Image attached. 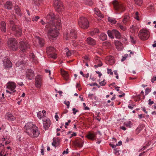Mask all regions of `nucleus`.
Returning <instances> with one entry per match:
<instances>
[{
  "mask_svg": "<svg viewBox=\"0 0 156 156\" xmlns=\"http://www.w3.org/2000/svg\"><path fill=\"white\" fill-rule=\"evenodd\" d=\"M47 18L49 20L46 26L49 28L48 33V38L50 40L55 39L59 34L58 30L61 25V19L58 16H55L52 12L49 13Z\"/></svg>",
  "mask_w": 156,
  "mask_h": 156,
  "instance_id": "1",
  "label": "nucleus"
},
{
  "mask_svg": "<svg viewBox=\"0 0 156 156\" xmlns=\"http://www.w3.org/2000/svg\"><path fill=\"white\" fill-rule=\"evenodd\" d=\"M7 46L9 49L16 51L18 50V42L14 38H9L7 42Z\"/></svg>",
  "mask_w": 156,
  "mask_h": 156,
  "instance_id": "2",
  "label": "nucleus"
},
{
  "mask_svg": "<svg viewBox=\"0 0 156 156\" xmlns=\"http://www.w3.org/2000/svg\"><path fill=\"white\" fill-rule=\"evenodd\" d=\"M150 36V32L147 29H141L138 33L139 38L141 40L144 41L147 40Z\"/></svg>",
  "mask_w": 156,
  "mask_h": 156,
  "instance_id": "3",
  "label": "nucleus"
},
{
  "mask_svg": "<svg viewBox=\"0 0 156 156\" xmlns=\"http://www.w3.org/2000/svg\"><path fill=\"white\" fill-rule=\"evenodd\" d=\"M79 27L83 29H86L89 27V22L87 19L84 17H80L78 21Z\"/></svg>",
  "mask_w": 156,
  "mask_h": 156,
  "instance_id": "4",
  "label": "nucleus"
},
{
  "mask_svg": "<svg viewBox=\"0 0 156 156\" xmlns=\"http://www.w3.org/2000/svg\"><path fill=\"white\" fill-rule=\"evenodd\" d=\"M11 30L13 32L14 35L17 37L21 36L22 30L21 27L18 25H12L11 26Z\"/></svg>",
  "mask_w": 156,
  "mask_h": 156,
  "instance_id": "5",
  "label": "nucleus"
},
{
  "mask_svg": "<svg viewBox=\"0 0 156 156\" xmlns=\"http://www.w3.org/2000/svg\"><path fill=\"white\" fill-rule=\"evenodd\" d=\"M112 3L115 10L120 11L121 12H122L125 10V5L117 0H114L113 2Z\"/></svg>",
  "mask_w": 156,
  "mask_h": 156,
  "instance_id": "6",
  "label": "nucleus"
},
{
  "mask_svg": "<svg viewBox=\"0 0 156 156\" xmlns=\"http://www.w3.org/2000/svg\"><path fill=\"white\" fill-rule=\"evenodd\" d=\"M53 5L56 10L58 12H60L64 9L62 2L59 0H54Z\"/></svg>",
  "mask_w": 156,
  "mask_h": 156,
  "instance_id": "7",
  "label": "nucleus"
},
{
  "mask_svg": "<svg viewBox=\"0 0 156 156\" xmlns=\"http://www.w3.org/2000/svg\"><path fill=\"white\" fill-rule=\"evenodd\" d=\"M19 48L23 52H24L28 48H30L29 44L27 42L26 39L24 38L23 40L19 42Z\"/></svg>",
  "mask_w": 156,
  "mask_h": 156,
  "instance_id": "8",
  "label": "nucleus"
},
{
  "mask_svg": "<svg viewBox=\"0 0 156 156\" xmlns=\"http://www.w3.org/2000/svg\"><path fill=\"white\" fill-rule=\"evenodd\" d=\"M42 83V78L40 75L37 76L35 79V87L38 88H40Z\"/></svg>",
  "mask_w": 156,
  "mask_h": 156,
  "instance_id": "9",
  "label": "nucleus"
},
{
  "mask_svg": "<svg viewBox=\"0 0 156 156\" xmlns=\"http://www.w3.org/2000/svg\"><path fill=\"white\" fill-rule=\"evenodd\" d=\"M46 51L47 54L49 55L50 56L51 58H55L56 57V55L54 54H52L51 53L54 52L55 51V49L54 47L49 46L46 48Z\"/></svg>",
  "mask_w": 156,
  "mask_h": 156,
  "instance_id": "10",
  "label": "nucleus"
},
{
  "mask_svg": "<svg viewBox=\"0 0 156 156\" xmlns=\"http://www.w3.org/2000/svg\"><path fill=\"white\" fill-rule=\"evenodd\" d=\"M7 87L8 89L10 90L13 92H15V88L16 87V85L15 83L12 82H8L7 84Z\"/></svg>",
  "mask_w": 156,
  "mask_h": 156,
  "instance_id": "11",
  "label": "nucleus"
},
{
  "mask_svg": "<svg viewBox=\"0 0 156 156\" xmlns=\"http://www.w3.org/2000/svg\"><path fill=\"white\" fill-rule=\"evenodd\" d=\"M77 33L76 31L74 29H72L70 30L69 33L67 34V38H66V39L67 40L68 37L76 38L77 36Z\"/></svg>",
  "mask_w": 156,
  "mask_h": 156,
  "instance_id": "12",
  "label": "nucleus"
},
{
  "mask_svg": "<svg viewBox=\"0 0 156 156\" xmlns=\"http://www.w3.org/2000/svg\"><path fill=\"white\" fill-rule=\"evenodd\" d=\"M26 75L29 80H31L34 77V72L31 69H28L26 73Z\"/></svg>",
  "mask_w": 156,
  "mask_h": 156,
  "instance_id": "13",
  "label": "nucleus"
},
{
  "mask_svg": "<svg viewBox=\"0 0 156 156\" xmlns=\"http://www.w3.org/2000/svg\"><path fill=\"white\" fill-rule=\"evenodd\" d=\"M3 65L5 67L6 69L10 68L12 67V66L11 62L8 59H6L3 61Z\"/></svg>",
  "mask_w": 156,
  "mask_h": 156,
  "instance_id": "14",
  "label": "nucleus"
},
{
  "mask_svg": "<svg viewBox=\"0 0 156 156\" xmlns=\"http://www.w3.org/2000/svg\"><path fill=\"white\" fill-rule=\"evenodd\" d=\"M43 126L45 130L47 129L50 125V121L49 119H47L43 121Z\"/></svg>",
  "mask_w": 156,
  "mask_h": 156,
  "instance_id": "15",
  "label": "nucleus"
},
{
  "mask_svg": "<svg viewBox=\"0 0 156 156\" xmlns=\"http://www.w3.org/2000/svg\"><path fill=\"white\" fill-rule=\"evenodd\" d=\"M40 133L38 130V128H37V129H35V130H33L32 131L31 133H29L28 134L30 136L32 137H37Z\"/></svg>",
  "mask_w": 156,
  "mask_h": 156,
  "instance_id": "16",
  "label": "nucleus"
},
{
  "mask_svg": "<svg viewBox=\"0 0 156 156\" xmlns=\"http://www.w3.org/2000/svg\"><path fill=\"white\" fill-rule=\"evenodd\" d=\"M106 60L108 64L110 65H112L115 63V60L113 57L109 56L106 57Z\"/></svg>",
  "mask_w": 156,
  "mask_h": 156,
  "instance_id": "17",
  "label": "nucleus"
},
{
  "mask_svg": "<svg viewBox=\"0 0 156 156\" xmlns=\"http://www.w3.org/2000/svg\"><path fill=\"white\" fill-rule=\"evenodd\" d=\"M86 41L88 44L90 45H95L96 43V41L91 37L87 38Z\"/></svg>",
  "mask_w": 156,
  "mask_h": 156,
  "instance_id": "18",
  "label": "nucleus"
},
{
  "mask_svg": "<svg viewBox=\"0 0 156 156\" xmlns=\"http://www.w3.org/2000/svg\"><path fill=\"white\" fill-rule=\"evenodd\" d=\"M34 125L31 122L27 123L25 126L26 132H28L29 133L30 132V130L34 127L33 126Z\"/></svg>",
  "mask_w": 156,
  "mask_h": 156,
  "instance_id": "19",
  "label": "nucleus"
},
{
  "mask_svg": "<svg viewBox=\"0 0 156 156\" xmlns=\"http://www.w3.org/2000/svg\"><path fill=\"white\" fill-rule=\"evenodd\" d=\"M0 28L1 31L3 32H5L6 31V25L5 22L2 21L0 23Z\"/></svg>",
  "mask_w": 156,
  "mask_h": 156,
  "instance_id": "20",
  "label": "nucleus"
},
{
  "mask_svg": "<svg viewBox=\"0 0 156 156\" xmlns=\"http://www.w3.org/2000/svg\"><path fill=\"white\" fill-rule=\"evenodd\" d=\"M114 44L116 48L119 50H120L122 48V43L119 41H114Z\"/></svg>",
  "mask_w": 156,
  "mask_h": 156,
  "instance_id": "21",
  "label": "nucleus"
},
{
  "mask_svg": "<svg viewBox=\"0 0 156 156\" xmlns=\"http://www.w3.org/2000/svg\"><path fill=\"white\" fill-rule=\"evenodd\" d=\"M46 113V112L44 110H43L42 112L41 111H39L37 114V117L40 119H41L45 116Z\"/></svg>",
  "mask_w": 156,
  "mask_h": 156,
  "instance_id": "22",
  "label": "nucleus"
},
{
  "mask_svg": "<svg viewBox=\"0 0 156 156\" xmlns=\"http://www.w3.org/2000/svg\"><path fill=\"white\" fill-rule=\"evenodd\" d=\"M61 74L64 79L67 80L69 79V74L67 72L63 70H61Z\"/></svg>",
  "mask_w": 156,
  "mask_h": 156,
  "instance_id": "23",
  "label": "nucleus"
},
{
  "mask_svg": "<svg viewBox=\"0 0 156 156\" xmlns=\"http://www.w3.org/2000/svg\"><path fill=\"white\" fill-rule=\"evenodd\" d=\"M4 6L5 8L6 9H12V3L9 1H8L6 2V4Z\"/></svg>",
  "mask_w": 156,
  "mask_h": 156,
  "instance_id": "24",
  "label": "nucleus"
},
{
  "mask_svg": "<svg viewBox=\"0 0 156 156\" xmlns=\"http://www.w3.org/2000/svg\"><path fill=\"white\" fill-rule=\"evenodd\" d=\"M5 118L9 121H12L15 119V117L12 114H7L5 115Z\"/></svg>",
  "mask_w": 156,
  "mask_h": 156,
  "instance_id": "25",
  "label": "nucleus"
},
{
  "mask_svg": "<svg viewBox=\"0 0 156 156\" xmlns=\"http://www.w3.org/2000/svg\"><path fill=\"white\" fill-rule=\"evenodd\" d=\"M37 39L38 40L39 44L40 46L41 47H43L45 44V41L44 39L39 37H38Z\"/></svg>",
  "mask_w": 156,
  "mask_h": 156,
  "instance_id": "26",
  "label": "nucleus"
},
{
  "mask_svg": "<svg viewBox=\"0 0 156 156\" xmlns=\"http://www.w3.org/2000/svg\"><path fill=\"white\" fill-rule=\"evenodd\" d=\"M94 10L95 12V13L98 16L101 18H103L104 17L103 15L101 14L98 9L95 8Z\"/></svg>",
  "mask_w": 156,
  "mask_h": 156,
  "instance_id": "27",
  "label": "nucleus"
},
{
  "mask_svg": "<svg viewBox=\"0 0 156 156\" xmlns=\"http://www.w3.org/2000/svg\"><path fill=\"white\" fill-rule=\"evenodd\" d=\"M99 33V31L98 29L96 28L89 32V34L91 36H94Z\"/></svg>",
  "mask_w": 156,
  "mask_h": 156,
  "instance_id": "28",
  "label": "nucleus"
},
{
  "mask_svg": "<svg viewBox=\"0 0 156 156\" xmlns=\"http://www.w3.org/2000/svg\"><path fill=\"white\" fill-rule=\"evenodd\" d=\"M24 62L18 61L16 63V66L18 67L20 66V67L22 68V69H23L24 68Z\"/></svg>",
  "mask_w": 156,
  "mask_h": 156,
  "instance_id": "29",
  "label": "nucleus"
},
{
  "mask_svg": "<svg viewBox=\"0 0 156 156\" xmlns=\"http://www.w3.org/2000/svg\"><path fill=\"white\" fill-rule=\"evenodd\" d=\"M14 9L15 11V12L19 16L21 15V13L20 9L18 6H15Z\"/></svg>",
  "mask_w": 156,
  "mask_h": 156,
  "instance_id": "30",
  "label": "nucleus"
},
{
  "mask_svg": "<svg viewBox=\"0 0 156 156\" xmlns=\"http://www.w3.org/2000/svg\"><path fill=\"white\" fill-rule=\"evenodd\" d=\"M95 136V135L93 133H89L86 136L87 138L90 140H93Z\"/></svg>",
  "mask_w": 156,
  "mask_h": 156,
  "instance_id": "31",
  "label": "nucleus"
},
{
  "mask_svg": "<svg viewBox=\"0 0 156 156\" xmlns=\"http://www.w3.org/2000/svg\"><path fill=\"white\" fill-rule=\"evenodd\" d=\"M129 20V17L128 15L124 16L122 20V22L124 24H126Z\"/></svg>",
  "mask_w": 156,
  "mask_h": 156,
  "instance_id": "32",
  "label": "nucleus"
},
{
  "mask_svg": "<svg viewBox=\"0 0 156 156\" xmlns=\"http://www.w3.org/2000/svg\"><path fill=\"white\" fill-rule=\"evenodd\" d=\"M113 34L116 38L119 39L121 37L120 34L118 31L114 30Z\"/></svg>",
  "mask_w": 156,
  "mask_h": 156,
  "instance_id": "33",
  "label": "nucleus"
},
{
  "mask_svg": "<svg viewBox=\"0 0 156 156\" xmlns=\"http://www.w3.org/2000/svg\"><path fill=\"white\" fill-rule=\"evenodd\" d=\"M114 32V30H112V31L109 30L108 31V36L112 38H114V34H113Z\"/></svg>",
  "mask_w": 156,
  "mask_h": 156,
  "instance_id": "34",
  "label": "nucleus"
},
{
  "mask_svg": "<svg viewBox=\"0 0 156 156\" xmlns=\"http://www.w3.org/2000/svg\"><path fill=\"white\" fill-rule=\"evenodd\" d=\"M100 39L102 41H105L107 38V35L105 34H101L100 36Z\"/></svg>",
  "mask_w": 156,
  "mask_h": 156,
  "instance_id": "35",
  "label": "nucleus"
},
{
  "mask_svg": "<svg viewBox=\"0 0 156 156\" xmlns=\"http://www.w3.org/2000/svg\"><path fill=\"white\" fill-rule=\"evenodd\" d=\"M84 2L89 6H92L93 5V2L92 0H84Z\"/></svg>",
  "mask_w": 156,
  "mask_h": 156,
  "instance_id": "36",
  "label": "nucleus"
},
{
  "mask_svg": "<svg viewBox=\"0 0 156 156\" xmlns=\"http://www.w3.org/2000/svg\"><path fill=\"white\" fill-rule=\"evenodd\" d=\"M96 62L97 63V64L96 65H95L94 66V67L95 68H96L98 67H100L102 65V64L101 62L99 60L97 59L96 61Z\"/></svg>",
  "mask_w": 156,
  "mask_h": 156,
  "instance_id": "37",
  "label": "nucleus"
},
{
  "mask_svg": "<svg viewBox=\"0 0 156 156\" xmlns=\"http://www.w3.org/2000/svg\"><path fill=\"white\" fill-rule=\"evenodd\" d=\"M64 52L67 57L71 55V52L67 48L65 49Z\"/></svg>",
  "mask_w": 156,
  "mask_h": 156,
  "instance_id": "38",
  "label": "nucleus"
},
{
  "mask_svg": "<svg viewBox=\"0 0 156 156\" xmlns=\"http://www.w3.org/2000/svg\"><path fill=\"white\" fill-rule=\"evenodd\" d=\"M134 1L137 5L140 6L143 3V0H134Z\"/></svg>",
  "mask_w": 156,
  "mask_h": 156,
  "instance_id": "39",
  "label": "nucleus"
},
{
  "mask_svg": "<svg viewBox=\"0 0 156 156\" xmlns=\"http://www.w3.org/2000/svg\"><path fill=\"white\" fill-rule=\"evenodd\" d=\"M130 38L131 39L130 40L131 42L133 44H135L136 43V37L135 36H132L131 35L130 36Z\"/></svg>",
  "mask_w": 156,
  "mask_h": 156,
  "instance_id": "40",
  "label": "nucleus"
},
{
  "mask_svg": "<svg viewBox=\"0 0 156 156\" xmlns=\"http://www.w3.org/2000/svg\"><path fill=\"white\" fill-rule=\"evenodd\" d=\"M89 98L92 99L96 100V97L95 95L92 94H89L88 95Z\"/></svg>",
  "mask_w": 156,
  "mask_h": 156,
  "instance_id": "41",
  "label": "nucleus"
},
{
  "mask_svg": "<svg viewBox=\"0 0 156 156\" xmlns=\"http://www.w3.org/2000/svg\"><path fill=\"white\" fill-rule=\"evenodd\" d=\"M124 124L127 127L131 128V126L132 125V124L131 121H129L127 122H125Z\"/></svg>",
  "mask_w": 156,
  "mask_h": 156,
  "instance_id": "42",
  "label": "nucleus"
},
{
  "mask_svg": "<svg viewBox=\"0 0 156 156\" xmlns=\"http://www.w3.org/2000/svg\"><path fill=\"white\" fill-rule=\"evenodd\" d=\"M98 81L99 82V83L100 86H105L106 84V82H105V80H103L101 81H100V80H98Z\"/></svg>",
  "mask_w": 156,
  "mask_h": 156,
  "instance_id": "43",
  "label": "nucleus"
},
{
  "mask_svg": "<svg viewBox=\"0 0 156 156\" xmlns=\"http://www.w3.org/2000/svg\"><path fill=\"white\" fill-rule=\"evenodd\" d=\"M130 31L133 33H134L136 32V27L134 26H132L130 27Z\"/></svg>",
  "mask_w": 156,
  "mask_h": 156,
  "instance_id": "44",
  "label": "nucleus"
},
{
  "mask_svg": "<svg viewBox=\"0 0 156 156\" xmlns=\"http://www.w3.org/2000/svg\"><path fill=\"white\" fill-rule=\"evenodd\" d=\"M118 26L123 31L125 30L126 29V27L123 26L120 23L118 24Z\"/></svg>",
  "mask_w": 156,
  "mask_h": 156,
  "instance_id": "45",
  "label": "nucleus"
},
{
  "mask_svg": "<svg viewBox=\"0 0 156 156\" xmlns=\"http://www.w3.org/2000/svg\"><path fill=\"white\" fill-rule=\"evenodd\" d=\"M34 4L37 5H39L41 2V0H34Z\"/></svg>",
  "mask_w": 156,
  "mask_h": 156,
  "instance_id": "46",
  "label": "nucleus"
},
{
  "mask_svg": "<svg viewBox=\"0 0 156 156\" xmlns=\"http://www.w3.org/2000/svg\"><path fill=\"white\" fill-rule=\"evenodd\" d=\"M39 18L40 17L39 16H36L33 17L32 19V21L34 22L37 21Z\"/></svg>",
  "mask_w": 156,
  "mask_h": 156,
  "instance_id": "47",
  "label": "nucleus"
},
{
  "mask_svg": "<svg viewBox=\"0 0 156 156\" xmlns=\"http://www.w3.org/2000/svg\"><path fill=\"white\" fill-rule=\"evenodd\" d=\"M108 20L109 22L113 23H115L116 22L115 20H113L112 18H110V17H108Z\"/></svg>",
  "mask_w": 156,
  "mask_h": 156,
  "instance_id": "48",
  "label": "nucleus"
},
{
  "mask_svg": "<svg viewBox=\"0 0 156 156\" xmlns=\"http://www.w3.org/2000/svg\"><path fill=\"white\" fill-rule=\"evenodd\" d=\"M34 127L30 129V132H26V133H27L28 134H29V133H31V132L33 130H35V129H37V128L35 125H34L33 126Z\"/></svg>",
  "mask_w": 156,
  "mask_h": 156,
  "instance_id": "49",
  "label": "nucleus"
},
{
  "mask_svg": "<svg viewBox=\"0 0 156 156\" xmlns=\"http://www.w3.org/2000/svg\"><path fill=\"white\" fill-rule=\"evenodd\" d=\"M107 73L108 74H109L111 75H112L113 74L112 70L108 68L107 69Z\"/></svg>",
  "mask_w": 156,
  "mask_h": 156,
  "instance_id": "50",
  "label": "nucleus"
},
{
  "mask_svg": "<svg viewBox=\"0 0 156 156\" xmlns=\"http://www.w3.org/2000/svg\"><path fill=\"white\" fill-rule=\"evenodd\" d=\"M151 91V90L149 88H147L145 90V95H147L148 93Z\"/></svg>",
  "mask_w": 156,
  "mask_h": 156,
  "instance_id": "51",
  "label": "nucleus"
},
{
  "mask_svg": "<svg viewBox=\"0 0 156 156\" xmlns=\"http://www.w3.org/2000/svg\"><path fill=\"white\" fill-rule=\"evenodd\" d=\"M0 156H6V154L5 153H4L3 151H1L0 153Z\"/></svg>",
  "mask_w": 156,
  "mask_h": 156,
  "instance_id": "52",
  "label": "nucleus"
},
{
  "mask_svg": "<svg viewBox=\"0 0 156 156\" xmlns=\"http://www.w3.org/2000/svg\"><path fill=\"white\" fill-rule=\"evenodd\" d=\"M76 145L79 147H81L83 145V144L82 142H78L77 143Z\"/></svg>",
  "mask_w": 156,
  "mask_h": 156,
  "instance_id": "53",
  "label": "nucleus"
},
{
  "mask_svg": "<svg viewBox=\"0 0 156 156\" xmlns=\"http://www.w3.org/2000/svg\"><path fill=\"white\" fill-rule=\"evenodd\" d=\"M57 142L54 139H53V142L52 143V145L55 147H56V144Z\"/></svg>",
  "mask_w": 156,
  "mask_h": 156,
  "instance_id": "54",
  "label": "nucleus"
},
{
  "mask_svg": "<svg viewBox=\"0 0 156 156\" xmlns=\"http://www.w3.org/2000/svg\"><path fill=\"white\" fill-rule=\"evenodd\" d=\"M64 104L67 106V108H69V101H65L64 102Z\"/></svg>",
  "mask_w": 156,
  "mask_h": 156,
  "instance_id": "55",
  "label": "nucleus"
},
{
  "mask_svg": "<svg viewBox=\"0 0 156 156\" xmlns=\"http://www.w3.org/2000/svg\"><path fill=\"white\" fill-rule=\"evenodd\" d=\"M73 113L74 114H75L76 113L78 112V110H76L75 108L73 109Z\"/></svg>",
  "mask_w": 156,
  "mask_h": 156,
  "instance_id": "56",
  "label": "nucleus"
},
{
  "mask_svg": "<svg viewBox=\"0 0 156 156\" xmlns=\"http://www.w3.org/2000/svg\"><path fill=\"white\" fill-rule=\"evenodd\" d=\"M68 149L67 148L66 151H64L63 152H62V154H64L65 153H66V154H67L68 153Z\"/></svg>",
  "mask_w": 156,
  "mask_h": 156,
  "instance_id": "57",
  "label": "nucleus"
},
{
  "mask_svg": "<svg viewBox=\"0 0 156 156\" xmlns=\"http://www.w3.org/2000/svg\"><path fill=\"white\" fill-rule=\"evenodd\" d=\"M156 80V77H154L151 80V82L153 83L154 82V81Z\"/></svg>",
  "mask_w": 156,
  "mask_h": 156,
  "instance_id": "58",
  "label": "nucleus"
},
{
  "mask_svg": "<svg viewBox=\"0 0 156 156\" xmlns=\"http://www.w3.org/2000/svg\"><path fill=\"white\" fill-rule=\"evenodd\" d=\"M96 72L98 75V76L99 77H100L102 75V74L101 73V72H100L96 71Z\"/></svg>",
  "mask_w": 156,
  "mask_h": 156,
  "instance_id": "59",
  "label": "nucleus"
},
{
  "mask_svg": "<svg viewBox=\"0 0 156 156\" xmlns=\"http://www.w3.org/2000/svg\"><path fill=\"white\" fill-rule=\"evenodd\" d=\"M55 118L56 119V120L57 121H58V116L57 115V113H56L55 114Z\"/></svg>",
  "mask_w": 156,
  "mask_h": 156,
  "instance_id": "60",
  "label": "nucleus"
},
{
  "mask_svg": "<svg viewBox=\"0 0 156 156\" xmlns=\"http://www.w3.org/2000/svg\"><path fill=\"white\" fill-rule=\"evenodd\" d=\"M153 103H154V102L153 101H151V99L149 100V104L150 105H152Z\"/></svg>",
  "mask_w": 156,
  "mask_h": 156,
  "instance_id": "61",
  "label": "nucleus"
},
{
  "mask_svg": "<svg viewBox=\"0 0 156 156\" xmlns=\"http://www.w3.org/2000/svg\"><path fill=\"white\" fill-rule=\"evenodd\" d=\"M141 96L143 97L144 99L145 98V96H144V92L143 91H141L140 93Z\"/></svg>",
  "mask_w": 156,
  "mask_h": 156,
  "instance_id": "62",
  "label": "nucleus"
},
{
  "mask_svg": "<svg viewBox=\"0 0 156 156\" xmlns=\"http://www.w3.org/2000/svg\"><path fill=\"white\" fill-rule=\"evenodd\" d=\"M18 83V84L20 86H23V82L21 81H19Z\"/></svg>",
  "mask_w": 156,
  "mask_h": 156,
  "instance_id": "63",
  "label": "nucleus"
},
{
  "mask_svg": "<svg viewBox=\"0 0 156 156\" xmlns=\"http://www.w3.org/2000/svg\"><path fill=\"white\" fill-rule=\"evenodd\" d=\"M10 24L12 25H15L14 22L13 20H10Z\"/></svg>",
  "mask_w": 156,
  "mask_h": 156,
  "instance_id": "64",
  "label": "nucleus"
}]
</instances>
